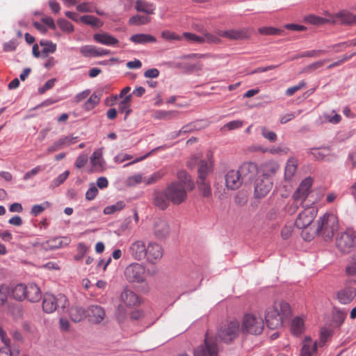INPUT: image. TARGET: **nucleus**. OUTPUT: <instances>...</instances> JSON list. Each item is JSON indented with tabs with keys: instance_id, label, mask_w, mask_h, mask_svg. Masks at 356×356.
<instances>
[{
	"instance_id": "1",
	"label": "nucleus",
	"mask_w": 356,
	"mask_h": 356,
	"mask_svg": "<svg viewBox=\"0 0 356 356\" xmlns=\"http://www.w3.org/2000/svg\"><path fill=\"white\" fill-rule=\"evenodd\" d=\"M291 314L290 305L284 301H277L273 306L268 307L265 312V320L267 327L270 330H276L282 327L285 318Z\"/></svg>"
},
{
	"instance_id": "2",
	"label": "nucleus",
	"mask_w": 356,
	"mask_h": 356,
	"mask_svg": "<svg viewBox=\"0 0 356 356\" xmlns=\"http://www.w3.org/2000/svg\"><path fill=\"white\" fill-rule=\"evenodd\" d=\"M278 169L275 163H267L263 166V174L258 177L254 184V195L257 198L266 196L273 186L272 175H274Z\"/></svg>"
},
{
	"instance_id": "3",
	"label": "nucleus",
	"mask_w": 356,
	"mask_h": 356,
	"mask_svg": "<svg viewBox=\"0 0 356 356\" xmlns=\"http://www.w3.org/2000/svg\"><path fill=\"white\" fill-rule=\"evenodd\" d=\"M339 229L338 218L336 215L325 213L317 220L316 234L325 241H330Z\"/></svg>"
},
{
	"instance_id": "4",
	"label": "nucleus",
	"mask_w": 356,
	"mask_h": 356,
	"mask_svg": "<svg viewBox=\"0 0 356 356\" xmlns=\"http://www.w3.org/2000/svg\"><path fill=\"white\" fill-rule=\"evenodd\" d=\"M263 318L256 314H245L241 322V332L245 334L260 335L264 329Z\"/></svg>"
},
{
	"instance_id": "5",
	"label": "nucleus",
	"mask_w": 356,
	"mask_h": 356,
	"mask_svg": "<svg viewBox=\"0 0 356 356\" xmlns=\"http://www.w3.org/2000/svg\"><path fill=\"white\" fill-rule=\"evenodd\" d=\"M241 328L236 320H232L221 325L217 331V337L220 341L229 344L238 337Z\"/></svg>"
},
{
	"instance_id": "6",
	"label": "nucleus",
	"mask_w": 356,
	"mask_h": 356,
	"mask_svg": "<svg viewBox=\"0 0 356 356\" xmlns=\"http://www.w3.org/2000/svg\"><path fill=\"white\" fill-rule=\"evenodd\" d=\"M337 250L343 254L350 253L356 246V231L347 229L337 234L335 239Z\"/></svg>"
},
{
	"instance_id": "7",
	"label": "nucleus",
	"mask_w": 356,
	"mask_h": 356,
	"mask_svg": "<svg viewBox=\"0 0 356 356\" xmlns=\"http://www.w3.org/2000/svg\"><path fill=\"white\" fill-rule=\"evenodd\" d=\"M67 305L68 300L64 294L45 293L44 295L42 309L46 313L51 314L59 309H64Z\"/></svg>"
},
{
	"instance_id": "8",
	"label": "nucleus",
	"mask_w": 356,
	"mask_h": 356,
	"mask_svg": "<svg viewBox=\"0 0 356 356\" xmlns=\"http://www.w3.org/2000/svg\"><path fill=\"white\" fill-rule=\"evenodd\" d=\"M219 348L216 338L205 334L203 343L193 350V356H218Z\"/></svg>"
},
{
	"instance_id": "9",
	"label": "nucleus",
	"mask_w": 356,
	"mask_h": 356,
	"mask_svg": "<svg viewBox=\"0 0 356 356\" xmlns=\"http://www.w3.org/2000/svg\"><path fill=\"white\" fill-rule=\"evenodd\" d=\"M165 191L173 204H180L186 199L187 192L184 184L181 182H172L165 188Z\"/></svg>"
},
{
	"instance_id": "10",
	"label": "nucleus",
	"mask_w": 356,
	"mask_h": 356,
	"mask_svg": "<svg viewBox=\"0 0 356 356\" xmlns=\"http://www.w3.org/2000/svg\"><path fill=\"white\" fill-rule=\"evenodd\" d=\"M145 268L139 263L129 264L124 270V276L129 282L142 283L145 281Z\"/></svg>"
},
{
	"instance_id": "11",
	"label": "nucleus",
	"mask_w": 356,
	"mask_h": 356,
	"mask_svg": "<svg viewBox=\"0 0 356 356\" xmlns=\"http://www.w3.org/2000/svg\"><path fill=\"white\" fill-rule=\"evenodd\" d=\"M318 209L310 206H307L304 210L300 212L295 222L296 226L298 229H305L312 224L314 219L317 215Z\"/></svg>"
},
{
	"instance_id": "12",
	"label": "nucleus",
	"mask_w": 356,
	"mask_h": 356,
	"mask_svg": "<svg viewBox=\"0 0 356 356\" xmlns=\"http://www.w3.org/2000/svg\"><path fill=\"white\" fill-rule=\"evenodd\" d=\"M147 245L143 240H136L131 243L127 252L132 259L136 261H142L147 257Z\"/></svg>"
},
{
	"instance_id": "13",
	"label": "nucleus",
	"mask_w": 356,
	"mask_h": 356,
	"mask_svg": "<svg viewBox=\"0 0 356 356\" xmlns=\"http://www.w3.org/2000/svg\"><path fill=\"white\" fill-rule=\"evenodd\" d=\"M152 229L155 238L159 240L165 238L170 232V227L168 220L161 218L154 220Z\"/></svg>"
},
{
	"instance_id": "14",
	"label": "nucleus",
	"mask_w": 356,
	"mask_h": 356,
	"mask_svg": "<svg viewBox=\"0 0 356 356\" xmlns=\"http://www.w3.org/2000/svg\"><path fill=\"white\" fill-rule=\"evenodd\" d=\"M313 180L311 177H307L300 184L298 188L294 192L293 195L296 198L301 197L305 200H307L311 204H314L317 200H310L309 196L310 188L312 186Z\"/></svg>"
},
{
	"instance_id": "15",
	"label": "nucleus",
	"mask_w": 356,
	"mask_h": 356,
	"mask_svg": "<svg viewBox=\"0 0 356 356\" xmlns=\"http://www.w3.org/2000/svg\"><path fill=\"white\" fill-rule=\"evenodd\" d=\"M238 170L245 184L251 182L258 173L257 165L252 162L243 163Z\"/></svg>"
},
{
	"instance_id": "16",
	"label": "nucleus",
	"mask_w": 356,
	"mask_h": 356,
	"mask_svg": "<svg viewBox=\"0 0 356 356\" xmlns=\"http://www.w3.org/2000/svg\"><path fill=\"white\" fill-rule=\"evenodd\" d=\"M147 261L152 264L157 263L163 257V248L156 242H149L147 245Z\"/></svg>"
},
{
	"instance_id": "17",
	"label": "nucleus",
	"mask_w": 356,
	"mask_h": 356,
	"mask_svg": "<svg viewBox=\"0 0 356 356\" xmlns=\"http://www.w3.org/2000/svg\"><path fill=\"white\" fill-rule=\"evenodd\" d=\"M104 309L98 305H91L87 309V317L92 323H100L105 318Z\"/></svg>"
},
{
	"instance_id": "18",
	"label": "nucleus",
	"mask_w": 356,
	"mask_h": 356,
	"mask_svg": "<svg viewBox=\"0 0 356 356\" xmlns=\"http://www.w3.org/2000/svg\"><path fill=\"white\" fill-rule=\"evenodd\" d=\"M356 296V289L346 285L337 293V299L343 305L350 303Z\"/></svg>"
},
{
	"instance_id": "19",
	"label": "nucleus",
	"mask_w": 356,
	"mask_h": 356,
	"mask_svg": "<svg viewBox=\"0 0 356 356\" xmlns=\"http://www.w3.org/2000/svg\"><path fill=\"white\" fill-rule=\"evenodd\" d=\"M218 35L220 37L230 40H244L249 37V32L247 29H230L227 31H219Z\"/></svg>"
},
{
	"instance_id": "20",
	"label": "nucleus",
	"mask_w": 356,
	"mask_h": 356,
	"mask_svg": "<svg viewBox=\"0 0 356 356\" xmlns=\"http://www.w3.org/2000/svg\"><path fill=\"white\" fill-rule=\"evenodd\" d=\"M244 183L238 170H229L225 175V184L228 188L236 190Z\"/></svg>"
},
{
	"instance_id": "21",
	"label": "nucleus",
	"mask_w": 356,
	"mask_h": 356,
	"mask_svg": "<svg viewBox=\"0 0 356 356\" xmlns=\"http://www.w3.org/2000/svg\"><path fill=\"white\" fill-rule=\"evenodd\" d=\"M333 22L353 26L356 24V15L349 11L342 10L335 15Z\"/></svg>"
},
{
	"instance_id": "22",
	"label": "nucleus",
	"mask_w": 356,
	"mask_h": 356,
	"mask_svg": "<svg viewBox=\"0 0 356 356\" xmlns=\"http://www.w3.org/2000/svg\"><path fill=\"white\" fill-rule=\"evenodd\" d=\"M153 195V202L155 207L161 210H165L168 208L170 200L165 189L162 191H155Z\"/></svg>"
},
{
	"instance_id": "23",
	"label": "nucleus",
	"mask_w": 356,
	"mask_h": 356,
	"mask_svg": "<svg viewBox=\"0 0 356 356\" xmlns=\"http://www.w3.org/2000/svg\"><path fill=\"white\" fill-rule=\"evenodd\" d=\"M317 341L312 342L309 337H305L302 341L299 356H314L317 351Z\"/></svg>"
},
{
	"instance_id": "24",
	"label": "nucleus",
	"mask_w": 356,
	"mask_h": 356,
	"mask_svg": "<svg viewBox=\"0 0 356 356\" xmlns=\"http://www.w3.org/2000/svg\"><path fill=\"white\" fill-rule=\"evenodd\" d=\"M135 9L138 13L153 15L156 10V6L146 0H136L135 2Z\"/></svg>"
},
{
	"instance_id": "25",
	"label": "nucleus",
	"mask_w": 356,
	"mask_h": 356,
	"mask_svg": "<svg viewBox=\"0 0 356 356\" xmlns=\"http://www.w3.org/2000/svg\"><path fill=\"white\" fill-rule=\"evenodd\" d=\"M93 38L97 42L106 46H115L119 42L117 38L107 33H96Z\"/></svg>"
},
{
	"instance_id": "26",
	"label": "nucleus",
	"mask_w": 356,
	"mask_h": 356,
	"mask_svg": "<svg viewBox=\"0 0 356 356\" xmlns=\"http://www.w3.org/2000/svg\"><path fill=\"white\" fill-rule=\"evenodd\" d=\"M120 297L122 301L128 307H134L140 303L139 297L131 290L125 289Z\"/></svg>"
},
{
	"instance_id": "27",
	"label": "nucleus",
	"mask_w": 356,
	"mask_h": 356,
	"mask_svg": "<svg viewBox=\"0 0 356 356\" xmlns=\"http://www.w3.org/2000/svg\"><path fill=\"white\" fill-rule=\"evenodd\" d=\"M42 293L40 288L34 283L27 285L26 298L31 302H36L41 299Z\"/></svg>"
},
{
	"instance_id": "28",
	"label": "nucleus",
	"mask_w": 356,
	"mask_h": 356,
	"mask_svg": "<svg viewBox=\"0 0 356 356\" xmlns=\"http://www.w3.org/2000/svg\"><path fill=\"white\" fill-rule=\"evenodd\" d=\"M177 111L156 110L153 113V118L156 120H170L178 118Z\"/></svg>"
},
{
	"instance_id": "29",
	"label": "nucleus",
	"mask_w": 356,
	"mask_h": 356,
	"mask_svg": "<svg viewBox=\"0 0 356 356\" xmlns=\"http://www.w3.org/2000/svg\"><path fill=\"white\" fill-rule=\"evenodd\" d=\"M212 172V163L209 161L202 160L200 161L198 165V179H207L209 173Z\"/></svg>"
},
{
	"instance_id": "30",
	"label": "nucleus",
	"mask_w": 356,
	"mask_h": 356,
	"mask_svg": "<svg viewBox=\"0 0 356 356\" xmlns=\"http://www.w3.org/2000/svg\"><path fill=\"white\" fill-rule=\"evenodd\" d=\"M70 316L72 321L80 322L87 317V309L82 307H73L70 309Z\"/></svg>"
},
{
	"instance_id": "31",
	"label": "nucleus",
	"mask_w": 356,
	"mask_h": 356,
	"mask_svg": "<svg viewBox=\"0 0 356 356\" xmlns=\"http://www.w3.org/2000/svg\"><path fill=\"white\" fill-rule=\"evenodd\" d=\"M129 40L135 44H145L149 42H155L156 41L155 37L146 33L134 34L131 36Z\"/></svg>"
},
{
	"instance_id": "32",
	"label": "nucleus",
	"mask_w": 356,
	"mask_h": 356,
	"mask_svg": "<svg viewBox=\"0 0 356 356\" xmlns=\"http://www.w3.org/2000/svg\"><path fill=\"white\" fill-rule=\"evenodd\" d=\"M27 285L18 284L11 289V294L14 299L22 301L26 298Z\"/></svg>"
},
{
	"instance_id": "33",
	"label": "nucleus",
	"mask_w": 356,
	"mask_h": 356,
	"mask_svg": "<svg viewBox=\"0 0 356 356\" xmlns=\"http://www.w3.org/2000/svg\"><path fill=\"white\" fill-rule=\"evenodd\" d=\"M309 152L313 155L316 160L325 159L330 155L331 150L328 147H323L320 148H311Z\"/></svg>"
},
{
	"instance_id": "34",
	"label": "nucleus",
	"mask_w": 356,
	"mask_h": 356,
	"mask_svg": "<svg viewBox=\"0 0 356 356\" xmlns=\"http://www.w3.org/2000/svg\"><path fill=\"white\" fill-rule=\"evenodd\" d=\"M292 197L293 202L289 204L286 209L287 212L291 215L295 213L300 206H302L305 209L307 206L310 204L309 202L308 204H305V202L306 200L302 199L301 197L296 198L293 194Z\"/></svg>"
},
{
	"instance_id": "35",
	"label": "nucleus",
	"mask_w": 356,
	"mask_h": 356,
	"mask_svg": "<svg viewBox=\"0 0 356 356\" xmlns=\"http://www.w3.org/2000/svg\"><path fill=\"white\" fill-rule=\"evenodd\" d=\"M131 95H127L120 103L118 109L120 113H125L124 120L127 119V116L131 113Z\"/></svg>"
},
{
	"instance_id": "36",
	"label": "nucleus",
	"mask_w": 356,
	"mask_h": 356,
	"mask_svg": "<svg viewBox=\"0 0 356 356\" xmlns=\"http://www.w3.org/2000/svg\"><path fill=\"white\" fill-rule=\"evenodd\" d=\"M297 160L295 158L288 159L285 167L284 176L286 179H290L294 175L297 170Z\"/></svg>"
},
{
	"instance_id": "37",
	"label": "nucleus",
	"mask_w": 356,
	"mask_h": 356,
	"mask_svg": "<svg viewBox=\"0 0 356 356\" xmlns=\"http://www.w3.org/2000/svg\"><path fill=\"white\" fill-rule=\"evenodd\" d=\"M291 329L294 335H300L304 330V322L302 318L298 316L294 318L291 322Z\"/></svg>"
},
{
	"instance_id": "38",
	"label": "nucleus",
	"mask_w": 356,
	"mask_h": 356,
	"mask_svg": "<svg viewBox=\"0 0 356 356\" xmlns=\"http://www.w3.org/2000/svg\"><path fill=\"white\" fill-rule=\"evenodd\" d=\"M149 21L150 18L147 16L136 15L129 18V24L134 26H140L147 24Z\"/></svg>"
},
{
	"instance_id": "39",
	"label": "nucleus",
	"mask_w": 356,
	"mask_h": 356,
	"mask_svg": "<svg viewBox=\"0 0 356 356\" xmlns=\"http://www.w3.org/2000/svg\"><path fill=\"white\" fill-rule=\"evenodd\" d=\"M79 140V136H74L73 135H69L63 136L58 139L59 145L61 149L73 145Z\"/></svg>"
},
{
	"instance_id": "40",
	"label": "nucleus",
	"mask_w": 356,
	"mask_h": 356,
	"mask_svg": "<svg viewBox=\"0 0 356 356\" xmlns=\"http://www.w3.org/2000/svg\"><path fill=\"white\" fill-rule=\"evenodd\" d=\"M259 32L261 35H282L284 31L283 29H277L272 26H263L259 29Z\"/></svg>"
},
{
	"instance_id": "41",
	"label": "nucleus",
	"mask_w": 356,
	"mask_h": 356,
	"mask_svg": "<svg viewBox=\"0 0 356 356\" xmlns=\"http://www.w3.org/2000/svg\"><path fill=\"white\" fill-rule=\"evenodd\" d=\"M125 207V203L123 201H118L115 204L106 207L104 209V213L106 215H111L116 211H121Z\"/></svg>"
},
{
	"instance_id": "42",
	"label": "nucleus",
	"mask_w": 356,
	"mask_h": 356,
	"mask_svg": "<svg viewBox=\"0 0 356 356\" xmlns=\"http://www.w3.org/2000/svg\"><path fill=\"white\" fill-rule=\"evenodd\" d=\"M197 184L198 185V188L201 191L202 195L204 197H209L211 194V187L209 183L206 181V179H197Z\"/></svg>"
},
{
	"instance_id": "43",
	"label": "nucleus",
	"mask_w": 356,
	"mask_h": 356,
	"mask_svg": "<svg viewBox=\"0 0 356 356\" xmlns=\"http://www.w3.org/2000/svg\"><path fill=\"white\" fill-rule=\"evenodd\" d=\"M99 101L100 97L96 93H93L85 102L83 107L86 111H90L99 103Z\"/></svg>"
},
{
	"instance_id": "44",
	"label": "nucleus",
	"mask_w": 356,
	"mask_h": 356,
	"mask_svg": "<svg viewBox=\"0 0 356 356\" xmlns=\"http://www.w3.org/2000/svg\"><path fill=\"white\" fill-rule=\"evenodd\" d=\"M69 175L70 171L65 170L64 172L61 173L57 177H56L51 181L50 187L52 188H55L60 186V184H63L69 177Z\"/></svg>"
},
{
	"instance_id": "45",
	"label": "nucleus",
	"mask_w": 356,
	"mask_h": 356,
	"mask_svg": "<svg viewBox=\"0 0 356 356\" xmlns=\"http://www.w3.org/2000/svg\"><path fill=\"white\" fill-rule=\"evenodd\" d=\"M305 21L307 23H309L311 24H314V25H321V24H324L328 22L327 19H326L323 17L316 16L314 15H309L308 16H306L305 17Z\"/></svg>"
},
{
	"instance_id": "46",
	"label": "nucleus",
	"mask_w": 356,
	"mask_h": 356,
	"mask_svg": "<svg viewBox=\"0 0 356 356\" xmlns=\"http://www.w3.org/2000/svg\"><path fill=\"white\" fill-rule=\"evenodd\" d=\"M88 251V248L83 243H79L77 246V253L74 257V260L76 261L82 260Z\"/></svg>"
},
{
	"instance_id": "47",
	"label": "nucleus",
	"mask_w": 356,
	"mask_h": 356,
	"mask_svg": "<svg viewBox=\"0 0 356 356\" xmlns=\"http://www.w3.org/2000/svg\"><path fill=\"white\" fill-rule=\"evenodd\" d=\"M80 52L85 57H96L97 47L85 45L81 47Z\"/></svg>"
},
{
	"instance_id": "48",
	"label": "nucleus",
	"mask_w": 356,
	"mask_h": 356,
	"mask_svg": "<svg viewBox=\"0 0 356 356\" xmlns=\"http://www.w3.org/2000/svg\"><path fill=\"white\" fill-rule=\"evenodd\" d=\"M186 38L188 41L198 44H202L205 42L204 38L189 32H184L182 35V38Z\"/></svg>"
},
{
	"instance_id": "49",
	"label": "nucleus",
	"mask_w": 356,
	"mask_h": 356,
	"mask_svg": "<svg viewBox=\"0 0 356 356\" xmlns=\"http://www.w3.org/2000/svg\"><path fill=\"white\" fill-rule=\"evenodd\" d=\"M327 52L325 50H310L306 51L300 54V55L296 56L293 59H296L303 57H318L322 54H325Z\"/></svg>"
},
{
	"instance_id": "50",
	"label": "nucleus",
	"mask_w": 356,
	"mask_h": 356,
	"mask_svg": "<svg viewBox=\"0 0 356 356\" xmlns=\"http://www.w3.org/2000/svg\"><path fill=\"white\" fill-rule=\"evenodd\" d=\"M346 314L344 312L334 307L333 310V321L337 325H341L346 318Z\"/></svg>"
},
{
	"instance_id": "51",
	"label": "nucleus",
	"mask_w": 356,
	"mask_h": 356,
	"mask_svg": "<svg viewBox=\"0 0 356 356\" xmlns=\"http://www.w3.org/2000/svg\"><path fill=\"white\" fill-rule=\"evenodd\" d=\"M0 336L4 344L6 345L5 348H3L0 350V356H12L11 351L9 348L10 339L4 338L1 329H0Z\"/></svg>"
},
{
	"instance_id": "52",
	"label": "nucleus",
	"mask_w": 356,
	"mask_h": 356,
	"mask_svg": "<svg viewBox=\"0 0 356 356\" xmlns=\"http://www.w3.org/2000/svg\"><path fill=\"white\" fill-rule=\"evenodd\" d=\"M57 24L63 31L71 33L74 31L72 24L65 19H59L57 22Z\"/></svg>"
},
{
	"instance_id": "53",
	"label": "nucleus",
	"mask_w": 356,
	"mask_h": 356,
	"mask_svg": "<svg viewBox=\"0 0 356 356\" xmlns=\"http://www.w3.org/2000/svg\"><path fill=\"white\" fill-rule=\"evenodd\" d=\"M346 273L350 277L349 282L356 283V262H354L346 268Z\"/></svg>"
},
{
	"instance_id": "54",
	"label": "nucleus",
	"mask_w": 356,
	"mask_h": 356,
	"mask_svg": "<svg viewBox=\"0 0 356 356\" xmlns=\"http://www.w3.org/2000/svg\"><path fill=\"white\" fill-rule=\"evenodd\" d=\"M143 182L144 183V177L141 174L130 176L127 179V185L129 186H134Z\"/></svg>"
},
{
	"instance_id": "55",
	"label": "nucleus",
	"mask_w": 356,
	"mask_h": 356,
	"mask_svg": "<svg viewBox=\"0 0 356 356\" xmlns=\"http://www.w3.org/2000/svg\"><path fill=\"white\" fill-rule=\"evenodd\" d=\"M10 289L6 284L0 285V305H3L8 300Z\"/></svg>"
},
{
	"instance_id": "56",
	"label": "nucleus",
	"mask_w": 356,
	"mask_h": 356,
	"mask_svg": "<svg viewBox=\"0 0 356 356\" xmlns=\"http://www.w3.org/2000/svg\"><path fill=\"white\" fill-rule=\"evenodd\" d=\"M97 187L94 183L90 184V187L86 193V199L88 201L93 200L98 194Z\"/></svg>"
},
{
	"instance_id": "57",
	"label": "nucleus",
	"mask_w": 356,
	"mask_h": 356,
	"mask_svg": "<svg viewBox=\"0 0 356 356\" xmlns=\"http://www.w3.org/2000/svg\"><path fill=\"white\" fill-rule=\"evenodd\" d=\"M56 50V44L51 42L41 50V57L43 58H47L49 54H54Z\"/></svg>"
},
{
	"instance_id": "58",
	"label": "nucleus",
	"mask_w": 356,
	"mask_h": 356,
	"mask_svg": "<svg viewBox=\"0 0 356 356\" xmlns=\"http://www.w3.org/2000/svg\"><path fill=\"white\" fill-rule=\"evenodd\" d=\"M80 21L86 24H89L92 26H97L99 20L98 18L92 15H83L79 18Z\"/></svg>"
},
{
	"instance_id": "59",
	"label": "nucleus",
	"mask_w": 356,
	"mask_h": 356,
	"mask_svg": "<svg viewBox=\"0 0 356 356\" xmlns=\"http://www.w3.org/2000/svg\"><path fill=\"white\" fill-rule=\"evenodd\" d=\"M163 176V173L162 172H156L151 175L149 177H144V183L146 185H151L159 180Z\"/></svg>"
},
{
	"instance_id": "60",
	"label": "nucleus",
	"mask_w": 356,
	"mask_h": 356,
	"mask_svg": "<svg viewBox=\"0 0 356 356\" xmlns=\"http://www.w3.org/2000/svg\"><path fill=\"white\" fill-rule=\"evenodd\" d=\"M261 135L264 138L270 142H275L277 140V134L272 131L268 130L266 127H261Z\"/></svg>"
},
{
	"instance_id": "61",
	"label": "nucleus",
	"mask_w": 356,
	"mask_h": 356,
	"mask_svg": "<svg viewBox=\"0 0 356 356\" xmlns=\"http://www.w3.org/2000/svg\"><path fill=\"white\" fill-rule=\"evenodd\" d=\"M161 37L167 40H181L182 39V36L168 30L162 31Z\"/></svg>"
},
{
	"instance_id": "62",
	"label": "nucleus",
	"mask_w": 356,
	"mask_h": 356,
	"mask_svg": "<svg viewBox=\"0 0 356 356\" xmlns=\"http://www.w3.org/2000/svg\"><path fill=\"white\" fill-rule=\"evenodd\" d=\"M306 86V83L304 81H300L298 85L289 88L285 94L287 96H291L298 90L305 88Z\"/></svg>"
},
{
	"instance_id": "63",
	"label": "nucleus",
	"mask_w": 356,
	"mask_h": 356,
	"mask_svg": "<svg viewBox=\"0 0 356 356\" xmlns=\"http://www.w3.org/2000/svg\"><path fill=\"white\" fill-rule=\"evenodd\" d=\"M301 112H302L301 110H299L297 112H294V113L291 112V113H286V115H282L280 118V123L286 124V122H289L290 120H291L296 116L299 115L301 113Z\"/></svg>"
},
{
	"instance_id": "64",
	"label": "nucleus",
	"mask_w": 356,
	"mask_h": 356,
	"mask_svg": "<svg viewBox=\"0 0 356 356\" xmlns=\"http://www.w3.org/2000/svg\"><path fill=\"white\" fill-rule=\"evenodd\" d=\"M44 168H42L40 165H38L35 168H33L32 170L26 172L23 177V179L24 181H27L33 176L36 175L40 171L42 170Z\"/></svg>"
}]
</instances>
